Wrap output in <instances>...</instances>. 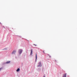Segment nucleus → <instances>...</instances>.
Returning <instances> with one entry per match:
<instances>
[{
  "instance_id": "nucleus-11",
  "label": "nucleus",
  "mask_w": 77,
  "mask_h": 77,
  "mask_svg": "<svg viewBox=\"0 0 77 77\" xmlns=\"http://www.w3.org/2000/svg\"><path fill=\"white\" fill-rule=\"evenodd\" d=\"M34 45H35V44H34Z\"/></svg>"
},
{
  "instance_id": "nucleus-8",
  "label": "nucleus",
  "mask_w": 77,
  "mask_h": 77,
  "mask_svg": "<svg viewBox=\"0 0 77 77\" xmlns=\"http://www.w3.org/2000/svg\"><path fill=\"white\" fill-rule=\"evenodd\" d=\"M20 71V69L19 68L17 69V72H18Z\"/></svg>"
},
{
  "instance_id": "nucleus-1",
  "label": "nucleus",
  "mask_w": 77,
  "mask_h": 77,
  "mask_svg": "<svg viewBox=\"0 0 77 77\" xmlns=\"http://www.w3.org/2000/svg\"><path fill=\"white\" fill-rule=\"evenodd\" d=\"M38 64V65L37 66V67H41V66H42V65L41 64V62H39Z\"/></svg>"
},
{
  "instance_id": "nucleus-4",
  "label": "nucleus",
  "mask_w": 77,
  "mask_h": 77,
  "mask_svg": "<svg viewBox=\"0 0 77 77\" xmlns=\"http://www.w3.org/2000/svg\"><path fill=\"white\" fill-rule=\"evenodd\" d=\"M15 53H16V51L14 50L12 52V54H15Z\"/></svg>"
},
{
  "instance_id": "nucleus-6",
  "label": "nucleus",
  "mask_w": 77,
  "mask_h": 77,
  "mask_svg": "<svg viewBox=\"0 0 77 77\" xmlns=\"http://www.w3.org/2000/svg\"><path fill=\"white\" fill-rule=\"evenodd\" d=\"M35 57H36V59H37V53H36Z\"/></svg>"
},
{
  "instance_id": "nucleus-12",
  "label": "nucleus",
  "mask_w": 77,
  "mask_h": 77,
  "mask_svg": "<svg viewBox=\"0 0 77 77\" xmlns=\"http://www.w3.org/2000/svg\"><path fill=\"white\" fill-rule=\"evenodd\" d=\"M43 53H44V51H43Z\"/></svg>"
},
{
  "instance_id": "nucleus-13",
  "label": "nucleus",
  "mask_w": 77,
  "mask_h": 77,
  "mask_svg": "<svg viewBox=\"0 0 77 77\" xmlns=\"http://www.w3.org/2000/svg\"><path fill=\"white\" fill-rule=\"evenodd\" d=\"M44 77H45V76H44Z\"/></svg>"
},
{
  "instance_id": "nucleus-9",
  "label": "nucleus",
  "mask_w": 77,
  "mask_h": 77,
  "mask_svg": "<svg viewBox=\"0 0 77 77\" xmlns=\"http://www.w3.org/2000/svg\"><path fill=\"white\" fill-rule=\"evenodd\" d=\"M48 55L49 56V57H51V56L49 54H48Z\"/></svg>"
},
{
  "instance_id": "nucleus-10",
  "label": "nucleus",
  "mask_w": 77,
  "mask_h": 77,
  "mask_svg": "<svg viewBox=\"0 0 77 77\" xmlns=\"http://www.w3.org/2000/svg\"><path fill=\"white\" fill-rule=\"evenodd\" d=\"M2 68H0V71H1V69H2Z\"/></svg>"
},
{
  "instance_id": "nucleus-5",
  "label": "nucleus",
  "mask_w": 77,
  "mask_h": 77,
  "mask_svg": "<svg viewBox=\"0 0 77 77\" xmlns=\"http://www.w3.org/2000/svg\"><path fill=\"white\" fill-rule=\"evenodd\" d=\"M32 49H31L30 55H32V53H33V51H32Z\"/></svg>"
},
{
  "instance_id": "nucleus-7",
  "label": "nucleus",
  "mask_w": 77,
  "mask_h": 77,
  "mask_svg": "<svg viewBox=\"0 0 77 77\" xmlns=\"http://www.w3.org/2000/svg\"><path fill=\"white\" fill-rule=\"evenodd\" d=\"M10 63V61H7L6 62V63Z\"/></svg>"
},
{
  "instance_id": "nucleus-2",
  "label": "nucleus",
  "mask_w": 77,
  "mask_h": 77,
  "mask_svg": "<svg viewBox=\"0 0 77 77\" xmlns=\"http://www.w3.org/2000/svg\"><path fill=\"white\" fill-rule=\"evenodd\" d=\"M21 53H22V50L19 49V53L20 54H21Z\"/></svg>"
},
{
  "instance_id": "nucleus-3",
  "label": "nucleus",
  "mask_w": 77,
  "mask_h": 77,
  "mask_svg": "<svg viewBox=\"0 0 77 77\" xmlns=\"http://www.w3.org/2000/svg\"><path fill=\"white\" fill-rule=\"evenodd\" d=\"M63 77H66V73H65L63 75Z\"/></svg>"
}]
</instances>
